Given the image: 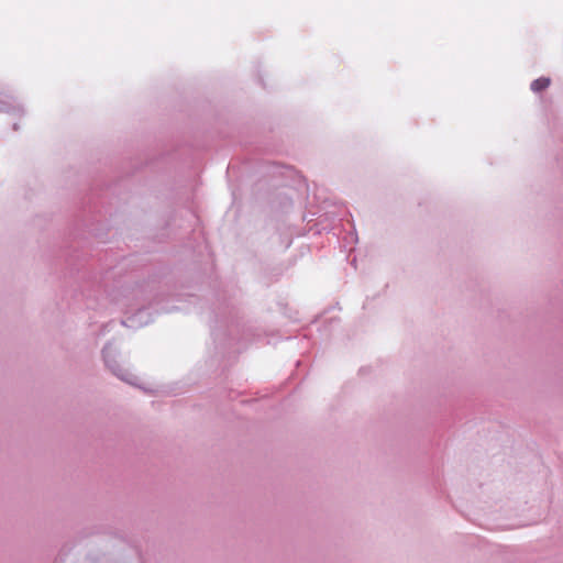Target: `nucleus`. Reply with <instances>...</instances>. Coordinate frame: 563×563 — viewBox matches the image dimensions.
Segmentation results:
<instances>
[{
  "label": "nucleus",
  "instance_id": "obj_1",
  "mask_svg": "<svg viewBox=\"0 0 563 563\" xmlns=\"http://www.w3.org/2000/svg\"><path fill=\"white\" fill-rule=\"evenodd\" d=\"M550 85L549 78H538L531 84V89L536 92L544 90Z\"/></svg>",
  "mask_w": 563,
  "mask_h": 563
}]
</instances>
